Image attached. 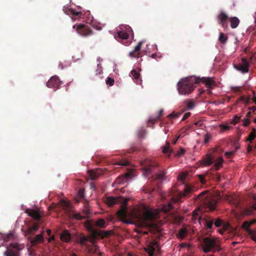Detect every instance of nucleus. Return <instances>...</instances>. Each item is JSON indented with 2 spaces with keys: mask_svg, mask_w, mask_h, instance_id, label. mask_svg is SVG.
Here are the masks:
<instances>
[{
  "mask_svg": "<svg viewBox=\"0 0 256 256\" xmlns=\"http://www.w3.org/2000/svg\"><path fill=\"white\" fill-rule=\"evenodd\" d=\"M54 236H52L49 238H48V242H50L52 240H54Z\"/></svg>",
  "mask_w": 256,
  "mask_h": 256,
  "instance_id": "obj_64",
  "label": "nucleus"
},
{
  "mask_svg": "<svg viewBox=\"0 0 256 256\" xmlns=\"http://www.w3.org/2000/svg\"><path fill=\"white\" fill-rule=\"evenodd\" d=\"M229 20L230 23V27L232 28H236L238 27L240 24V20L238 18L234 16L229 18Z\"/></svg>",
  "mask_w": 256,
  "mask_h": 256,
  "instance_id": "obj_26",
  "label": "nucleus"
},
{
  "mask_svg": "<svg viewBox=\"0 0 256 256\" xmlns=\"http://www.w3.org/2000/svg\"><path fill=\"white\" fill-rule=\"evenodd\" d=\"M190 116V112H186V113L184 116H183V118H182V120H186L187 118H188Z\"/></svg>",
  "mask_w": 256,
  "mask_h": 256,
  "instance_id": "obj_56",
  "label": "nucleus"
},
{
  "mask_svg": "<svg viewBox=\"0 0 256 256\" xmlns=\"http://www.w3.org/2000/svg\"><path fill=\"white\" fill-rule=\"evenodd\" d=\"M240 120V116H236L232 120V124H236L238 122L239 120Z\"/></svg>",
  "mask_w": 256,
  "mask_h": 256,
  "instance_id": "obj_52",
  "label": "nucleus"
},
{
  "mask_svg": "<svg viewBox=\"0 0 256 256\" xmlns=\"http://www.w3.org/2000/svg\"><path fill=\"white\" fill-rule=\"evenodd\" d=\"M133 78L136 80V82L138 84H141V80H139L140 74L136 70H133L130 72Z\"/></svg>",
  "mask_w": 256,
  "mask_h": 256,
  "instance_id": "obj_29",
  "label": "nucleus"
},
{
  "mask_svg": "<svg viewBox=\"0 0 256 256\" xmlns=\"http://www.w3.org/2000/svg\"><path fill=\"white\" fill-rule=\"evenodd\" d=\"M128 201V200H126L124 202V206L125 207H126V204H127ZM117 213H118V217L122 220L124 223L126 224H132V222L130 220L126 219V214H127L126 208H122L121 210H119Z\"/></svg>",
  "mask_w": 256,
  "mask_h": 256,
  "instance_id": "obj_11",
  "label": "nucleus"
},
{
  "mask_svg": "<svg viewBox=\"0 0 256 256\" xmlns=\"http://www.w3.org/2000/svg\"><path fill=\"white\" fill-rule=\"evenodd\" d=\"M253 210L252 209H246L245 211V214L246 215H250L252 214Z\"/></svg>",
  "mask_w": 256,
  "mask_h": 256,
  "instance_id": "obj_57",
  "label": "nucleus"
},
{
  "mask_svg": "<svg viewBox=\"0 0 256 256\" xmlns=\"http://www.w3.org/2000/svg\"><path fill=\"white\" fill-rule=\"evenodd\" d=\"M251 221H245L242 224V228L245 229L246 231L249 235H252L254 233V230H252L249 227L252 226Z\"/></svg>",
  "mask_w": 256,
  "mask_h": 256,
  "instance_id": "obj_24",
  "label": "nucleus"
},
{
  "mask_svg": "<svg viewBox=\"0 0 256 256\" xmlns=\"http://www.w3.org/2000/svg\"><path fill=\"white\" fill-rule=\"evenodd\" d=\"M88 240H89L88 237H87L84 236H80V244L81 245H84L86 246V245H88V244H86V242H88Z\"/></svg>",
  "mask_w": 256,
  "mask_h": 256,
  "instance_id": "obj_37",
  "label": "nucleus"
},
{
  "mask_svg": "<svg viewBox=\"0 0 256 256\" xmlns=\"http://www.w3.org/2000/svg\"><path fill=\"white\" fill-rule=\"evenodd\" d=\"M250 124V120L248 118H244V126H248Z\"/></svg>",
  "mask_w": 256,
  "mask_h": 256,
  "instance_id": "obj_58",
  "label": "nucleus"
},
{
  "mask_svg": "<svg viewBox=\"0 0 256 256\" xmlns=\"http://www.w3.org/2000/svg\"><path fill=\"white\" fill-rule=\"evenodd\" d=\"M132 174L131 172L126 173L124 174V176H122V177L118 178L116 179V182L117 183H122L124 181H126L128 178H130Z\"/></svg>",
  "mask_w": 256,
  "mask_h": 256,
  "instance_id": "obj_30",
  "label": "nucleus"
},
{
  "mask_svg": "<svg viewBox=\"0 0 256 256\" xmlns=\"http://www.w3.org/2000/svg\"><path fill=\"white\" fill-rule=\"evenodd\" d=\"M203 82L208 88H212L214 81L212 78L202 77L200 78L196 76H191L181 79L178 84V92L180 94L186 95L191 93L194 90V84H198Z\"/></svg>",
  "mask_w": 256,
  "mask_h": 256,
  "instance_id": "obj_1",
  "label": "nucleus"
},
{
  "mask_svg": "<svg viewBox=\"0 0 256 256\" xmlns=\"http://www.w3.org/2000/svg\"><path fill=\"white\" fill-rule=\"evenodd\" d=\"M78 194L80 198H82L84 196V190H79Z\"/></svg>",
  "mask_w": 256,
  "mask_h": 256,
  "instance_id": "obj_59",
  "label": "nucleus"
},
{
  "mask_svg": "<svg viewBox=\"0 0 256 256\" xmlns=\"http://www.w3.org/2000/svg\"><path fill=\"white\" fill-rule=\"evenodd\" d=\"M187 232H188L186 228H182L180 229V230H179V232L178 233V236L180 238L183 239L186 236Z\"/></svg>",
  "mask_w": 256,
  "mask_h": 256,
  "instance_id": "obj_35",
  "label": "nucleus"
},
{
  "mask_svg": "<svg viewBox=\"0 0 256 256\" xmlns=\"http://www.w3.org/2000/svg\"><path fill=\"white\" fill-rule=\"evenodd\" d=\"M162 114H163L162 110H160L158 116L156 118H154V119H150L149 120L150 122H152V123H154L156 122L160 118V116L162 115Z\"/></svg>",
  "mask_w": 256,
  "mask_h": 256,
  "instance_id": "obj_42",
  "label": "nucleus"
},
{
  "mask_svg": "<svg viewBox=\"0 0 256 256\" xmlns=\"http://www.w3.org/2000/svg\"><path fill=\"white\" fill-rule=\"evenodd\" d=\"M60 84V82L58 78L55 76H52L47 82L46 86L49 88H58Z\"/></svg>",
  "mask_w": 256,
  "mask_h": 256,
  "instance_id": "obj_15",
  "label": "nucleus"
},
{
  "mask_svg": "<svg viewBox=\"0 0 256 256\" xmlns=\"http://www.w3.org/2000/svg\"><path fill=\"white\" fill-rule=\"evenodd\" d=\"M0 238H2L6 242L14 240V232H10L7 234H0Z\"/></svg>",
  "mask_w": 256,
  "mask_h": 256,
  "instance_id": "obj_23",
  "label": "nucleus"
},
{
  "mask_svg": "<svg viewBox=\"0 0 256 256\" xmlns=\"http://www.w3.org/2000/svg\"><path fill=\"white\" fill-rule=\"evenodd\" d=\"M253 199L255 202V203L252 205V208L256 210V195L253 196Z\"/></svg>",
  "mask_w": 256,
  "mask_h": 256,
  "instance_id": "obj_60",
  "label": "nucleus"
},
{
  "mask_svg": "<svg viewBox=\"0 0 256 256\" xmlns=\"http://www.w3.org/2000/svg\"><path fill=\"white\" fill-rule=\"evenodd\" d=\"M73 28L76 29V32L80 36L87 37L93 34V32L90 27L84 24H76L73 26Z\"/></svg>",
  "mask_w": 256,
  "mask_h": 256,
  "instance_id": "obj_8",
  "label": "nucleus"
},
{
  "mask_svg": "<svg viewBox=\"0 0 256 256\" xmlns=\"http://www.w3.org/2000/svg\"><path fill=\"white\" fill-rule=\"evenodd\" d=\"M216 18L219 24L224 28H227L228 20H229V18L226 13L224 12H220Z\"/></svg>",
  "mask_w": 256,
  "mask_h": 256,
  "instance_id": "obj_12",
  "label": "nucleus"
},
{
  "mask_svg": "<svg viewBox=\"0 0 256 256\" xmlns=\"http://www.w3.org/2000/svg\"><path fill=\"white\" fill-rule=\"evenodd\" d=\"M120 28V30L118 32V37L122 40H127L130 34H134L132 28L128 25L122 26Z\"/></svg>",
  "mask_w": 256,
  "mask_h": 256,
  "instance_id": "obj_9",
  "label": "nucleus"
},
{
  "mask_svg": "<svg viewBox=\"0 0 256 256\" xmlns=\"http://www.w3.org/2000/svg\"><path fill=\"white\" fill-rule=\"evenodd\" d=\"M118 202V200L116 198H114L112 196L108 197L106 198V202L109 206H111L114 204H117Z\"/></svg>",
  "mask_w": 256,
  "mask_h": 256,
  "instance_id": "obj_28",
  "label": "nucleus"
},
{
  "mask_svg": "<svg viewBox=\"0 0 256 256\" xmlns=\"http://www.w3.org/2000/svg\"><path fill=\"white\" fill-rule=\"evenodd\" d=\"M204 224L205 225L208 229L212 228L214 224V220L211 218H207L203 219Z\"/></svg>",
  "mask_w": 256,
  "mask_h": 256,
  "instance_id": "obj_27",
  "label": "nucleus"
},
{
  "mask_svg": "<svg viewBox=\"0 0 256 256\" xmlns=\"http://www.w3.org/2000/svg\"><path fill=\"white\" fill-rule=\"evenodd\" d=\"M26 212L28 214L36 220H40L41 216L38 211L32 209H27Z\"/></svg>",
  "mask_w": 256,
  "mask_h": 256,
  "instance_id": "obj_19",
  "label": "nucleus"
},
{
  "mask_svg": "<svg viewBox=\"0 0 256 256\" xmlns=\"http://www.w3.org/2000/svg\"><path fill=\"white\" fill-rule=\"evenodd\" d=\"M63 11L66 14L70 16L73 20H76L81 18L82 14L80 11H77L65 6L63 7Z\"/></svg>",
  "mask_w": 256,
  "mask_h": 256,
  "instance_id": "obj_10",
  "label": "nucleus"
},
{
  "mask_svg": "<svg viewBox=\"0 0 256 256\" xmlns=\"http://www.w3.org/2000/svg\"><path fill=\"white\" fill-rule=\"evenodd\" d=\"M142 42H138V44L134 47V50L130 52L129 56L131 58H138L142 56V52L140 51Z\"/></svg>",
  "mask_w": 256,
  "mask_h": 256,
  "instance_id": "obj_16",
  "label": "nucleus"
},
{
  "mask_svg": "<svg viewBox=\"0 0 256 256\" xmlns=\"http://www.w3.org/2000/svg\"><path fill=\"white\" fill-rule=\"evenodd\" d=\"M38 226L36 224H34L32 226L29 228L27 231V234L28 235L32 236L38 230Z\"/></svg>",
  "mask_w": 256,
  "mask_h": 256,
  "instance_id": "obj_31",
  "label": "nucleus"
},
{
  "mask_svg": "<svg viewBox=\"0 0 256 256\" xmlns=\"http://www.w3.org/2000/svg\"><path fill=\"white\" fill-rule=\"evenodd\" d=\"M85 226L87 230L94 237L100 236V232L94 228L92 225L89 222H88L85 224Z\"/></svg>",
  "mask_w": 256,
  "mask_h": 256,
  "instance_id": "obj_17",
  "label": "nucleus"
},
{
  "mask_svg": "<svg viewBox=\"0 0 256 256\" xmlns=\"http://www.w3.org/2000/svg\"><path fill=\"white\" fill-rule=\"evenodd\" d=\"M156 248H159V244L158 242L154 240L148 244L145 248V250L148 254L150 256H154V252Z\"/></svg>",
  "mask_w": 256,
  "mask_h": 256,
  "instance_id": "obj_14",
  "label": "nucleus"
},
{
  "mask_svg": "<svg viewBox=\"0 0 256 256\" xmlns=\"http://www.w3.org/2000/svg\"><path fill=\"white\" fill-rule=\"evenodd\" d=\"M254 232L252 235H250L251 238L256 242V236L254 234Z\"/></svg>",
  "mask_w": 256,
  "mask_h": 256,
  "instance_id": "obj_62",
  "label": "nucleus"
},
{
  "mask_svg": "<svg viewBox=\"0 0 256 256\" xmlns=\"http://www.w3.org/2000/svg\"><path fill=\"white\" fill-rule=\"evenodd\" d=\"M89 238V240L88 241H90L91 243L92 244H95V238H96V236H94L92 234V236L91 237H88Z\"/></svg>",
  "mask_w": 256,
  "mask_h": 256,
  "instance_id": "obj_54",
  "label": "nucleus"
},
{
  "mask_svg": "<svg viewBox=\"0 0 256 256\" xmlns=\"http://www.w3.org/2000/svg\"><path fill=\"white\" fill-rule=\"evenodd\" d=\"M23 247L18 243H10L4 252V256H20V252Z\"/></svg>",
  "mask_w": 256,
  "mask_h": 256,
  "instance_id": "obj_7",
  "label": "nucleus"
},
{
  "mask_svg": "<svg viewBox=\"0 0 256 256\" xmlns=\"http://www.w3.org/2000/svg\"><path fill=\"white\" fill-rule=\"evenodd\" d=\"M202 250L204 252H208L211 251H220L221 248L220 243L216 239L206 237L203 239Z\"/></svg>",
  "mask_w": 256,
  "mask_h": 256,
  "instance_id": "obj_6",
  "label": "nucleus"
},
{
  "mask_svg": "<svg viewBox=\"0 0 256 256\" xmlns=\"http://www.w3.org/2000/svg\"><path fill=\"white\" fill-rule=\"evenodd\" d=\"M60 240L64 242H68L71 238V235L68 230H66L61 234Z\"/></svg>",
  "mask_w": 256,
  "mask_h": 256,
  "instance_id": "obj_21",
  "label": "nucleus"
},
{
  "mask_svg": "<svg viewBox=\"0 0 256 256\" xmlns=\"http://www.w3.org/2000/svg\"><path fill=\"white\" fill-rule=\"evenodd\" d=\"M158 214L152 210H146L143 214L138 212L134 214L137 220V225L140 228H146L154 232L160 234L162 230L154 220L157 218Z\"/></svg>",
  "mask_w": 256,
  "mask_h": 256,
  "instance_id": "obj_2",
  "label": "nucleus"
},
{
  "mask_svg": "<svg viewBox=\"0 0 256 256\" xmlns=\"http://www.w3.org/2000/svg\"><path fill=\"white\" fill-rule=\"evenodd\" d=\"M242 63L234 65V68L243 74L247 73L248 72L249 62L245 58H242Z\"/></svg>",
  "mask_w": 256,
  "mask_h": 256,
  "instance_id": "obj_13",
  "label": "nucleus"
},
{
  "mask_svg": "<svg viewBox=\"0 0 256 256\" xmlns=\"http://www.w3.org/2000/svg\"><path fill=\"white\" fill-rule=\"evenodd\" d=\"M198 178L200 180V182L202 184H205L206 183V180H205V176L204 175H198Z\"/></svg>",
  "mask_w": 256,
  "mask_h": 256,
  "instance_id": "obj_50",
  "label": "nucleus"
},
{
  "mask_svg": "<svg viewBox=\"0 0 256 256\" xmlns=\"http://www.w3.org/2000/svg\"><path fill=\"white\" fill-rule=\"evenodd\" d=\"M192 188L186 186L184 189V192H178L174 196H172L170 198V201L167 205H164L162 210L165 212L170 211L173 208V204L179 202L180 199L183 197H188V194L192 192Z\"/></svg>",
  "mask_w": 256,
  "mask_h": 256,
  "instance_id": "obj_5",
  "label": "nucleus"
},
{
  "mask_svg": "<svg viewBox=\"0 0 256 256\" xmlns=\"http://www.w3.org/2000/svg\"><path fill=\"white\" fill-rule=\"evenodd\" d=\"M96 225L100 228H104L106 226L104 220L102 218L98 219L96 222Z\"/></svg>",
  "mask_w": 256,
  "mask_h": 256,
  "instance_id": "obj_34",
  "label": "nucleus"
},
{
  "mask_svg": "<svg viewBox=\"0 0 256 256\" xmlns=\"http://www.w3.org/2000/svg\"><path fill=\"white\" fill-rule=\"evenodd\" d=\"M216 160H217V162L215 164L214 166L216 167V170H218L222 166V165L223 163L224 160L222 157H220L217 159Z\"/></svg>",
  "mask_w": 256,
  "mask_h": 256,
  "instance_id": "obj_39",
  "label": "nucleus"
},
{
  "mask_svg": "<svg viewBox=\"0 0 256 256\" xmlns=\"http://www.w3.org/2000/svg\"><path fill=\"white\" fill-rule=\"evenodd\" d=\"M211 138H212V136H211L210 134L208 133L206 134L204 136V144H206L208 143Z\"/></svg>",
  "mask_w": 256,
  "mask_h": 256,
  "instance_id": "obj_43",
  "label": "nucleus"
},
{
  "mask_svg": "<svg viewBox=\"0 0 256 256\" xmlns=\"http://www.w3.org/2000/svg\"><path fill=\"white\" fill-rule=\"evenodd\" d=\"M220 127L223 131L229 130L230 128V126L227 124H220Z\"/></svg>",
  "mask_w": 256,
  "mask_h": 256,
  "instance_id": "obj_47",
  "label": "nucleus"
},
{
  "mask_svg": "<svg viewBox=\"0 0 256 256\" xmlns=\"http://www.w3.org/2000/svg\"><path fill=\"white\" fill-rule=\"evenodd\" d=\"M116 164L120 166H126L129 164V162L128 160L120 161Z\"/></svg>",
  "mask_w": 256,
  "mask_h": 256,
  "instance_id": "obj_48",
  "label": "nucleus"
},
{
  "mask_svg": "<svg viewBox=\"0 0 256 256\" xmlns=\"http://www.w3.org/2000/svg\"><path fill=\"white\" fill-rule=\"evenodd\" d=\"M98 250V246L96 244H92V246L86 245V250L88 253L90 254H94L97 252Z\"/></svg>",
  "mask_w": 256,
  "mask_h": 256,
  "instance_id": "obj_22",
  "label": "nucleus"
},
{
  "mask_svg": "<svg viewBox=\"0 0 256 256\" xmlns=\"http://www.w3.org/2000/svg\"><path fill=\"white\" fill-rule=\"evenodd\" d=\"M89 176L92 180H96L98 176V174L94 170H90L88 172Z\"/></svg>",
  "mask_w": 256,
  "mask_h": 256,
  "instance_id": "obj_41",
  "label": "nucleus"
},
{
  "mask_svg": "<svg viewBox=\"0 0 256 256\" xmlns=\"http://www.w3.org/2000/svg\"><path fill=\"white\" fill-rule=\"evenodd\" d=\"M256 135V130L255 128H253L252 129V131L250 133L248 136V138L246 139V141H248L250 142H252L254 140Z\"/></svg>",
  "mask_w": 256,
  "mask_h": 256,
  "instance_id": "obj_33",
  "label": "nucleus"
},
{
  "mask_svg": "<svg viewBox=\"0 0 256 256\" xmlns=\"http://www.w3.org/2000/svg\"><path fill=\"white\" fill-rule=\"evenodd\" d=\"M222 223V220L220 218H218L214 222V225L216 227H220Z\"/></svg>",
  "mask_w": 256,
  "mask_h": 256,
  "instance_id": "obj_49",
  "label": "nucleus"
},
{
  "mask_svg": "<svg viewBox=\"0 0 256 256\" xmlns=\"http://www.w3.org/2000/svg\"><path fill=\"white\" fill-rule=\"evenodd\" d=\"M170 144L169 142H166V146L162 148V152L164 154H168L170 152Z\"/></svg>",
  "mask_w": 256,
  "mask_h": 256,
  "instance_id": "obj_40",
  "label": "nucleus"
},
{
  "mask_svg": "<svg viewBox=\"0 0 256 256\" xmlns=\"http://www.w3.org/2000/svg\"><path fill=\"white\" fill-rule=\"evenodd\" d=\"M142 174L145 176H152V180H163L166 178V172L158 168V164L154 160H144L140 162Z\"/></svg>",
  "mask_w": 256,
  "mask_h": 256,
  "instance_id": "obj_3",
  "label": "nucleus"
},
{
  "mask_svg": "<svg viewBox=\"0 0 256 256\" xmlns=\"http://www.w3.org/2000/svg\"><path fill=\"white\" fill-rule=\"evenodd\" d=\"M240 148L239 146H236V150H232V151H229L226 152H225L224 155L226 156V157L228 158H232L234 154H235L236 150H238Z\"/></svg>",
  "mask_w": 256,
  "mask_h": 256,
  "instance_id": "obj_36",
  "label": "nucleus"
},
{
  "mask_svg": "<svg viewBox=\"0 0 256 256\" xmlns=\"http://www.w3.org/2000/svg\"><path fill=\"white\" fill-rule=\"evenodd\" d=\"M213 162L212 158L208 154L202 160V164L204 166H210Z\"/></svg>",
  "mask_w": 256,
  "mask_h": 256,
  "instance_id": "obj_25",
  "label": "nucleus"
},
{
  "mask_svg": "<svg viewBox=\"0 0 256 256\" xmlns=\"http://www.w3.org/2000/svg\"><path fill=\"white\" fill-rule=\"evenodd\" d=\"M138 234H148V232L146 231H143L142 230H138L136 231Z\"/></svg>",
  "mask_w": 256,
  "mask_h": 256,
  "instance_id": "obj_61",
  "label": "nucleus"
},
{
  "mask_svg": "<svg viewBox=\"0 0 256 256\" xmlns=\"http://www.w3.org/2000/svg\"><path fill=\"white\" fill-rule=\"evenodd\" d=\"M185 153V150L183 148H181L178 151L176 156H180Z\"/></svg>",
  "mask_w": 256,
  "mask_h": 256,
  "instance_id": "obj_51",
  "label": "nucleus"
},
{
  "mask_svg": "<svg viewBox=\"0 0 256 256\" xmlns=\"http://www.w3.org/2000/svg\"><path fill=\"white\" fill-rule=\"evenodd\" d=\"M232 88V90L235 92H239L241 91V87L240 86H234Z\"/></svg>",
  "mask_w": 256,
  "mask_h": 256,
  "instance_id": "obj_55",
  "label": "nucleus"
},
{
  "mask_svg": "<svg viewBox=\"0 0 256 256\" xmlns=\"http://www.w3.org/2000/svg\"><path fill=\"white\" fill-rule=\"evenodd\" d=\"M185 104H186V108L188 110H190L194 108L195 106V102L192 100H188L185 101Z\"/></svg>",
  "mask_w": 256,
  "mask_h": 256,
  "instance_id": "obj_32",
  "label": "nucleus"
},
{
  "mask_svg": "<svg viewBox=\"0 0 256 256\" xmlns=\"http://www.w3.org/2000/svg\"><path fill=\"white\" fill-rule=\"evenodd\" d=\"M180 114H178V113L175 114L174 112H172L168 116V118L172 120L173 118H178L180 116Z\"/></svg>",
  "mask_w": 256,
  "mask_h": 256,
  "instance_id": "obj_46",
  "label": "nucleus"
},
{
  "mask_svg": "<svg viewBox=\"0 0 256 256\" xmlns=\"http://www.w3.org/2000/svg\"><path fill=\"white\" fill-rule=\"evenodd\" d=\"M146 134V130L144 128H142L139 130L138 135L140 138H144V136Z\"/></svg>",
  "mask_w": 256,
  "mask_h": 256,
  "instance_id": "obj_44",
  "label": "nucleus"
},
{
  "mask_svg": "<svg viewBox=\"0 0 256 256\" xmlns=\"http://www.w3.org/2000/svg\"><path fill=\"white\" fill-rule=\"evenodd\" d=\"M240 101H243L244 102L248 104V98H246L244 96H241L239 98Z\"/></svg>",
  "mask_w": 256,
  "mask_h": 256,
  "instance_id": "obj_53",
  "label": "nucleus"
},
{
  "mask_svg": "<svg viewBox=\"0 0 256 256\" xmlns=\"http://www.w3.org/2000/svg\"><path fill=\"white\" fill-rule=\"evenodd\" d=\"M82 214V215L80 213H75L72 216L76 220H80L87 218L89 216L90 212L88 210H84Z\"/></svg>",
  "mask_w": 256,
  "mask_h": 256,
  "instance_id": "obj_18",
  "label": "nucleus"
},
{
  "mask_svg": "<svg viewBox=\"0 0 256 256\" xmlns=\"http://www.w3.org/2000/svg\"><path fill=\"white\" fill-rule=\"evenodd\" d=\"M202 122L201 121H198V122H195L194 124L196 126H201L202 124Z\"/></svg>",
  "mask_w": 256,
  "mask_h": 256,
  "instance_id": "obj_63",
  "label": "nucleus"
},
{
  "mask_svg": "<svg viewBox=\"0 0 256 256\" xmlns=\"http://www.w3.org/2000/svg\"><path fill=\"white\" fill-rule=\"evenodd\" d=\"M207 194V191H204L200 192L196 197V200L200 203V204L209 210L212 211L216 208V200L211 198Z\"/></svg>",
  "mask_w": 256,
  "mask_h": 256,
  "instance_id": "obj_4",
  "label": "nucleus"
},
{
  "mask_svg": "<svg viewBox=\"0 0 256 256\" xmlns=\"http://www.w3.org/2000/svg\"><path fill=\"white\" fill-rule=\"evenodd\" d=\"M228 36L224 34L223 33H220L218 40L222 44H225L228 40Z\"/></svg>",
  "mask_w": 256,
  "mask_h": 256,
  "instance_id": "obj_38",
  "label": "nucleus"
},
{
  "mask_svg": "<svg viewBox=\"0 0 256 256\" xmlns=\"http://www.w3.org/2000/svg\"><path fill=\"white\" fill-rule=\"evenodd\" d=\"M114 80L111 78H108L106 80V84L108 85H109L110 86H112L114 84Z\"/></svg>",
  "mask_w": 256,
  "mask_h": 256,
  "instance_id": "obj_45",
  "label": "nucleus"
},
{
  "mask_svg": "<svg viewBox=\"0 0 256 256\" xmlns=\"http://www.w3.org/2000/svg\"><path fill=\"white\" fill-rule=\"evenodd\" d=\"M29 240L32 246L36 245L44 241V237L42 234L36 235L34 238H30Z\"/></svg>",
  "mask_w": 256,
  "mask_h": 256,
  "instance_id": "obj_20",
  "label": "nucleus"
}]
</instances>
